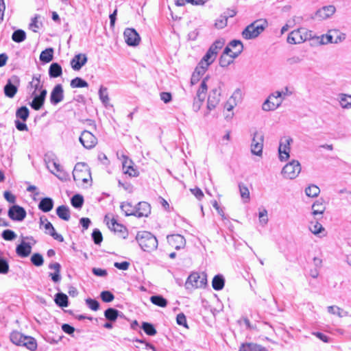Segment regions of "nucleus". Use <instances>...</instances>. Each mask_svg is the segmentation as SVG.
<instances>
[{"label": "nucleus", "mask_w": 351, "mask_h": 351, "mask_svg": "<svg viewBox=\"0 0 351 351\" xmlns=\"http://www.w3.org/2000/svg\"><path fill=\"white\" fill-rule=\"evenodd\" d=\"M301 171V165L298 160H293L287 163L282 170V174L285 178L294 179Z\"/></svg>", "instance_id": "obj_3"}, {"label": "nucleus", "mask_w": 351, "mask_h": 351, "mask_svg": "<svg viewBox=\"0 0 351 351\" xmlns=\"http://www.w3.org/2000/svg\"><path fill=\"white\" fill-rule=\"evenodd\" d=\"M58 179L62 181H66L69 179V174L66 172L62 167L56 170V173L51 171Z\"/></svg>", "instance_id": "obj_53"}, {"label": "nucleus", "mask_w": 351, "mask_h": 351, "mask_svg": "<svg viewBox=\"0 0 351 351\" xmlns=\"http://www.w3.org/2000/svg\"><path fill=\"white\" fill-rule=\"evenodd\" d=\"M340 104L343 108H351V95H342L341 97Z\"/></svg>", "instance_id": "obj_60"}, {"label": "nucleus", "mask_w": 351, "mask_h": 351, "mask_svg": "<svg viewBox=\"0 0 351 351\" xmlns=\"http://www.w3.org/2000/svg\"><path fill=\"white\" fill-rule=\"evenodd\" d=\"M100 297L102 301L104 302H110L114 298L112 293L109 291H103L100 294Z\"/></svg>", "instance_id": "obj_63"}, {"label": "nucleus", "mask_w": 351, "mask_h": 351, "mask_svg": "<svg viewBox=\"0 0 351 351\" xmlns=\"http://www.w3.org/2000/svg\"><path fill=\"white\" fill-rule=\"evenodd\" d=\"M32 252V246L29 243L22 241L16 247V253L20 257H27Z\"/></svg>", "instance_id": "obj_21"}, {"label": "nucleus", "mask_w": 351, "mask_h": 351, "mask_svg": "<svg viewBox=\"0 0 351 351\" xmlns=\"http://www.w3.org/2000/svg\"><path fill=\"white\" fill-rule=\"evenodd\" d=\"M3 239L8 241H12L16 239L17 234L14 232V231L6 229L3 230L1 234Z\"/></svg>", "instance_id": "obj_51"}, {"label": "nucleus", "mask_w": 351, "mask_h": 351, "mask_svg": "<svg viewBox=\"0 0 351 351\" xmlns=\"http://www.w3.org/2000/svg\"><path fill=\"white\" fill-rule=\"evenodd\" d=\"M224 44L225 40L223 38L217 39L210 47V49L213 52H216V54L217 55L219 50L223 47Z\"/></svg>", "instance_id": "obj_54"}, {"label": "nucleus", "mask_w": 351, "mask_h": 351, "mask_svg": "<svg viewBox=\"0 0 351 351\" xmlns=\"http://www.w3.org/2000/svg\"><path fill=\"white\" fill-rule=\"evenodd\" d=\"M107 225L112 231L117 233L120 237L123 239L127 237L128 232L126 228L123 225L119 223L116 219H112L110 221L107 222Z\"/></svg>", "instance_id": "obj_14"}, {"label": "nucleus", "mask_w": 351, "mask_h": 351, "mask_svg": "<svg viewBox=\"0 0 351 351\" xmlns=\"http://www.w3.org/2000/svg\"><path fill=\"white\" fill-rule=\"evenodd\" d=\"M273 99H276V95L274 94V93H271L263 103L262 109L264 111L274 110L281 105V99H279V100H276V101H273Z\"/></svg>", "instance_id": "obj_18"}, {"label": "nucleus", "mask_w": 351, "mask_h": 351, "mask_svg": "<svg viewBox=\"0 0 351 351\" xmlns=\"http://www.w3.org/2000/svg\"><path fill=\"white\" fill-rule=\"evenodd\" d=\"M64 99V90L61 84H57L53 88L50 95V102L53 105H57Z\"/></svg>", "instance_id": "obj_16"}, {"label": "nucleus", "mask_w": 351, "mask_h": 351, "mask_svg": "<svg viewBox=\"0 0 351 351\" xmlns=\"http://www.w3.org/2000/svg\"><path fill=\"white\" fill-rule=\"evenodd\" d=\"M80 142L86 149L93 148L97 143V138L88 130H84L80 136Z\"/></svg>", "instance_id": "obj_11"}, {"label": "nucleus", "mask_w": 351, "mask_h": 351, "mask_svg": "<svg viewBox=\"0 0 351 351\" xmlns=\"http://www.w3.org/2000/svg\"><path fill=\"white\" fill-rule=\"evenodd\" d=\"M167 241L170 245L178 250L185 247L186 240L180 234H173L167 237Z\"/></svg>", "instance_id": "obj_17"}, {"label": "nucleus", "mask_w": 351, "mask_h": 351, "mask_svg": "<svg viewBox=\"0 0 351 351\" xmlns=\"http://www.w3.org/2000/svg\"><path fill=\"white\" fill-rule=\"evenodd\" d=\"M229 99L232 102H235L236 105H237L238 103L241 102L242 99V92L241 89H236Z\"/></svg>", "instance_id": "obj_62"}, {"label": "nucleus", "mask_w": 351, "mask_h": 351, "mask_svg": "<svg viewBox=\"0 0 351 351\" xmlns=\"http://www.w3.org/2000/svg\"><path fill=\"white\" fill-rule=\"evenodd\" d=\"M47 94V90H41L39 93H32L31 96L33 97V99L29 103L31 108L35 110H39L45 104Z\"/></svg>", "instance_id": "obj_13"}, {"label": "nucleus", "mask_w": 351, "mask_h": 351, "mask_svg": "<svg viewBox=\"0 0 351 351\" xmlns=\"http://www.w3.org/2000/svg\"><path fill=\"white\" fill-rule=\"evenodd\" d=\"M86 305L93 311H97L99 308V303L95 299L88 298L86 300Z\"/></svg>", "instance_id": "obj_64"}, {"label": "nucleus", "mask_w": 351, "mask_h": 351, "mask_svg": "<svg viewBox=\"0 0 351 351\" xmlns=\"http://www.w3.org/2000/svg\"><path fill=\"white\" fill-rule=\"evenodd\" d=\"M33 88L34 90L32 93H37L36 92H40L41 90H46L43 88V84L40 82V75H34L32 77V80L29 83L27 88Z\"/></svg>", "instance_id": "obj_23"}, {"label": "nucleus", "mask_w": 351, "mask_h": 351, "mask_svg": "<svg viewBox=\"0 0 351 351\" xmlns=\"http://www.w3.org/2000/svg\"><path fill=\"white\" fill-rule=\"evenodd\" d=\"M225 285V279L221 274H217L214 276L212 281L213 288L216 291H220L223 289Z\"/></svg>", "instance_id": "obj_30"}, {"label": "nucleus", "mask_w": 351, "mask_h": 351, "mask_svg": "<svg viewBox=\"0 0 351 351\" xmlns=\"http://www.w3.org/2000/svg\"><path fill=\"white\" fill-rule=\"evenodd\" d=\"M239 351H265V349L254 343H243L240 347Z\"/></svg>", "instance_id": "obj_39"}, {"label": "nucleus", "mask_w": 351, "mask_h": 351, "mask_svg": "<svg viewBox=\"0 0 351 351\" xmlns=\"http://www.w3.org/2000/svg\"><path fill=\"white\" fill-rule=\"evenodd\" d=\"M141 328L149 336H154L156 334V330L154 325L148 322H143Z\"/></svg>", "instance_id": "obj_52"}, {"label": "nucleus", "mask_w": 351, "mask_h": 351, "mask_svg": "<svg viewBox=\"0 0 351 351\" xmlns=\"http://www.w3.org/2000/svg\"><path fill=\"white\" fill-rule=\"evenodd\" d=\"M330 32L332 36L334 43H339L346 39V34L337 29H331Z\"/></svg>", "instance_id": "obj_48"}, {"label": "nucleus", "mask_w": 351, "mask_h": 351, "mask_svg": "<svg viewBox=\"0 0 351 351\" xmlns=\"http://www.w3.org/2000/svg\"><path fill=\"white\" fill-rule=\"evenodd\" d=\"M327 311L329 313L336 315L339 317L348 316V315L347 311H344L342 308L337 306H329L327 307Z\"/></svg>", "instance_id": "obj_40"}, {"label": "nucleus", "mask_w": 351, "mask_h": 351, "mask_svg": "<svg viewBox=\"0 0 351 351\" xmlns=\"http://www.w3.org/2000/svg\"><path fill=\"white\" fill-rule=\"evenodd\" d=\"M206 284L207 275L206 273L193 272L189 276L185 282V287L186 289L203 288Z\"/></svg>", "instance_id": "obj_2"}, {"label": "nucleus", "mask_w": 351, "mask_h": 351, "mask_svg": "<svg viewBox=\"0 0 351 351\" xmlns=\"http://www.w3.org/2000/svg\"><path fill=\"white\" fill-rule=\"evenodd\" d=\"M125 43L129 46H137L141 40V38L137 32L133 28H126L123 32Z\"/></svg>", "instance_id": "obj_12"}, {"label": "nucleus", "mask_w": 351, "mask_h": 351, "mask_svg": "<svg viewBox=\"0 0 351 351\" xmlns=\"http://www.w3.org/2000/svg\"><path fill=\"white\" fill-rule=\"evenodd\" d=\"M53 200L51 197L42 198L38 204V208L44 213H48L53 209Z\"/></svg>", "instance_id": "obj_24"}, {"label": "nucleus", "mask_w": 351, "mask_h": 351, "mask_svg": "<svg viewBox=\"0 0 351 351\" xmlns=\"http://www.w3.org/2000/svg\"><path fill=\"white\" fill-rule=\"evenodd\" d=\"M71 204L75 208H81L84 204L83 196L80 194L74 195L71 199Z\"/></svg>", "instance_id": "obj_46"}, {"label": "nucleus", "mask_w": 351, "mask_h": 351, "mask_svg": "<svg viewBox=\"0 0 351 351\" xmlns=\"http://www.w3.org/2000/svg\"><path fill=\"white\" fill-rule=\"evenodd\" d=\"M57 215L64 221H69L70 219V210L67 206L61 205L56 208Z\"/></svg>", "instance_id": "obj_29"}, {"label": "nucleus", "mask_w": 351, "mask_h": 351, "mask_svg": "<svg viewBox=\"0 0 351 351\" xmlns=\"http://www.w3.org/2000/svg\"><path fill=\"white\" fill-rule=\"evenodd\" d=\"M53 49L51 47L47 48L43 51L40 55V60L41 62L48 63L53 60Z\"/></svg>", "instance_id": "obj_34"}, {"label": "nucleus", "mask_w": 351, "mask_h": 351, "mask_svg": "<svg viewBox=\"0 0 351 351\" xmlns=\"http://www.w3.org/2000/svg\"><path fill=\"white\" fill-rule=\"evenodd\" d=\"M49 268L51 269H54L55 271L53 273H49V276L51 277V280L54 282H58L60 280L61 276H60V269L61 266L60 263H51L49 265Z\"/></svg>", "instance_id": "obj_25"}, {"label": "nucleus", "mask_w": 351, "mask_h": 351, "mask_svg": "<svg viewBox=\"0 0 351 351\" xmlns=\"http://www.w3.org/2000/svg\"><path fill=\"white\" fill-rule=\"evenodd\" d=\"M134 216L137 217H147L151 213V206L146 202H141L135 207Z\"/></svg>", "instance_id": "obj_20"}, {"label": "nucleus", "mask_w": 351, "mask_h": 351, "mask_svg": "<svg viewBox=\"0 0 351 351\" xmlns=\"http://www.w3.org/2000/svg\"><path fill=\"white\" fill-rule=\"evenodd\" d=\"M73 177L75 181H82L86 183L88 181V178H90V173L88 172L86 166L84 163H77L75 165L73 171Z\"/></svg>", "instance_id": "obj_4"}, {"label": "nucleus", "mask_w": 351, "mask_h": 351, "mask_svg": "<svg viewBox=\"0 0 351 351\" xmlns=\"http://www.w3.org/2000/svg\"><path fill=\"white\" fill-rule=\"evenodd\" d=\"M320 193L319 188L315 185L311 184L305 189V193L308 197H317Z\"/></svg>", "instance_id": "obj_44"}, {"label": "nucleus", "mask_w": 351, "mask_h": 351, "mask_svg": "<svg viewBox=\"0 0 351 351\" xmlns=\"http://www.w3.org/2000/svg\"><path fill=\"white\" fill-rule=\"evenodd\" d=\"M26 336L18 331H13L10 336V341L15 345L22 346Z\"/></svg>", "instance_id": "obj_32"}, {"label": "nucleus", "mask_w": 351, "mask_h": 351, "mask_svg": "<svg viewBox=\"0 0 351 351\" xmlns=\"http://www.w3.org/2000/svg\"><path fill=\"white\" fill-rule=\"evenodd\" d=\"M131 161H130L129 165H128V162L125 161L123 163V171L124 174H128L130 177H137L138 176V171L135 169L130 164Z\"/></svg>", "instance_id": "obj_33"}, {"label": "nucleus", "mask_w": 351, "mask_h": 351, "mask_svg": "<svg viewBox=\"0 0 351 351\" xmlns=\"http://www.w3.org/2000/svg\"><path fill=\"white\" fill-rule=\"evenodd\" d=\"M274 94L276 95V100L281 99L282 101L285 97L291 95L292 92L289 90L288 87H285L282 91H276Z\"/></svg>", "instance_id": "obj_61"}, {"label": "nucleus", "mask_w": 351, "mask_h": 351, "mask_svg": "<svg viewBox=\"0 0 351 351\" xmlns=\"http://www.w3.org/2000/svg\"><path fill=\"white\" fill-rule=\"evenodd\" d=\"M88 58L86 54L79 53L75 55L71 60V66L74 71H79L86 64Z\"/></svg>", "instance_id": "obj_19"}, {"label": "nucleus", "mask_w": 351, "mask_h": 351, "mask_svg": "<svg viewBox=\"0 0 351 351\" xmlns=\"http://www.w3.org/2000/svg\"><path fill=\"white\" fill-rule=\"evenodd\" d=\"M335 7L333 5L324 6L319 9L311 19L316 21L327 20L335 14Z\"/></svg>", "instance_id": "obj_10"}, {"label": "nucleus", "mask_w": 351, "mask_h": 351, "mask_svg": "<svg viewBox=\"0 0 351 351\" xmlns=\"http://www.w3.org/2000/svg\"><path fill=\"white\" fill-rule=\"evenodd\" d=\"M55 303L60 307H67L69 306L68 296L63 293H58L55 295Z\"/></svg>", "instance_id": "obj_27"}, {"label": "nucleus", "mask_w": 351, "mask_h": 351, "mask_svg": "<svg viewBox=\"0 0 351 351\" xmlns=\"http://www.w3.org/2000/svg\"><path fill=\"white\" fill-rule=\"evenodd\" d=\"M8 215L13 221H22L27 215L25 208L19 205H13L10 207Z\"/></svg>", "instance_id": "obj_9"}, {"label": "nucleus", "mask_w": 351, "mask_h": 351, "mask_svg": "<svg viewBox=\"0 0 351 351\" xmlns=\"http://www.w3.org/2000/svg\"><path fill=\"white\" fill-rule=\"evenodd\" d=\"M309 230L313 234H317L324 230V228L322 225L317 221L315 222H311Z\"/></svg>", "instance_id": "obj_57"}, {"label": "nucleus", "mask_w": 351, "mask_h": 351, "mask_svg": "<svg viewBox=\"0 0 351 351\" xmlns=\"http://www.w3.org/2000/svg\"><path fill=\"white\" fill-rule=\"evenodd\" d=\"M9 264L8 261L0 256V274H6L9 271Z\"/></svg>", "instance_id": "obj_59"}, {"label": "nucleus", "mask_w": 351, "mask_h": 351, "mask_svg": "<svg viewBox=\"0 0 351 351\" xmlns=\"http://www.w3.org/2000/svg\"><path fill=\"white\" fill-rule=\"evenodd\" d=\"M230 47L237 49V50L232 52V57L237 58L243 51V45L240 40H232L228 43Z\"/></svg>", "instance_id": "obj_28"}, {"label": "nucleus", "mask_w": 351, "mask_h": 351, "mask_svg": "<svg viewBox=\"0 0 351 351\" xmlns=\"http://www.w3.org/2000/svg\"><path fill=\"white\" fill-rule=\"evenodd\" d=\"M236 58L232 57V53L230 56L221 55L219 58V65L221 67H227L233 62L234 59Z\"/></svg>", "instance_id": "obj_50"}, {"label": "nucleus", "mask_w": 351, "mask_h": 351, "mask_svg": "<svg viewBox=\"0 0 351 351\" xmlns=\"http://www.w3.org/2000/svg\"><path fill=\"white\" fill-rule=\"evenodd\" d=\"M22 346H25L31 351H34L37 349V342L36 339L30 336H26Z\"/></svg>", "instance_id": "obj_38"}, {"label": "nucleus", "mask_w": 351, "mask_h": 351, "mask_svg": "<svg viewBox=\"0 0 351 351\" xmlns=\"http://www.w3.org/2000/svg\"><path fill=\"white\" fill-rule=\"evenodd\" d=\"M99 99L104 106H107L109 102V97L108 94V89L101 86L99 90Z\"/></svg>", "instance_id": "obj_49"}, {"label": "nucleus", "mask_w": 351, "mask_h": 351, "mask_svg": "<svg viewBox=\"0 0 351 351\" xmlns=\"http://www.w3.org/2000/svg\"><path fill=\"white\" fill-rule=\"evenodd\" d=\"M19 83L20 80L18 76H12L4 86V93L5 96L9 98H13L18 90Z\"/></svg>", "instance_id": "obj_8"}, {"label": "nucleus", "mask_w": 351, "mask_h": 351, "mask_svg": "<svg viewBox=\"0 0 351 351\" xmlns=\"http://www.w3.org/2000/svg\"><path fill=\"white\" fill-rule=\"evenodd\" d=\"M302 30V29H298L289 33L287 37V42L290 44H297L305 40L306 38H304L301 34Z\"/></svg>", "instance_id": "obj_22"}, {"label": "nucleus", "mask_w": 351, "mask_h": 351, "mask_svg": "<svg viewBox=\"0 0 351 351\" xmlns=\"http://www.w3.org/2000/svg\"><path fill=\"white\" fill-rule=\"evenodd\" d=\"M293 139L289 136H285L281 138L278 147L279 158L281 161L287 160L289 158L290 144Z\"/></svg>", "instance_id": "obj_7"}, {"label": "nucleus", "mask_w": 351, "mask_h": 351, "mask_svg": "<svg viewBox=\"0 0 351 351\" xmlns=\"http://www.w3.org/2000/svg\"><path fill=\"white\" fill-rule=\"evenodd\" d=\"M62 74V69L58 62H53L49 68V75L51 78H56Z\"/></svg>", "instance_id": "obj_26"}, {"label": "nucleus", "mask_w": 351, "mask_h": 351, "mask_svg": "<svg viewBox=\"0 0 351 351\" xmlns=\"http://www.w3.org/2000/svg\"><path fill=\"white\" fill-rule=\"evenodd\" d=\"M71 88H84L88 87V84L86 81L81 77H76L71 81L70 84Z\"/></svg>", "instance_id": "obj_47"}, {"label": "nucleus", "mask_w": 351, "mask_h": 351, "mask_svg": "<svg viewBox=\"0 0 351 351\" xmlns=\"http://www.w3.org/2000/svg\"><path fill=\"white\" fill-rule=\"evenodd\" d=\"M220 90L217 88L213 89L208 97L207 109L208 111L214 110L220 101Z\"/></svg>", "instance_id": "obj_15"}, {"label": "nucleus", "mask_w": 351, "mask_h": 351, "mask_svg": "<svg viewBox=\"0 0 351 351\" xmlns=\"http://www.w3.org/2000/svg\"><path fill=\"white\" fill-rule=\"evenodd\" d=\"M239 192L243 202L246 203L250 201V191L247 187L243 183L239 184Z\"/></svg>", "instance_id": "obj_45"}, {"label": "nucleus", "mask_w": 351, "mask_h": 351, "mask_svg": "<svg viewBox=\"0 0 351 351\" xmlns=\"http://www.w3.org/2000/svg\"><path fill=\"white\" fill-rule=\"evenodd\" d=\"M150 301L152 304L163 308L166 307L168 304L167 299H165L162 295H152L150 298Z\"/></svg>", "instance_id": "obj_37"}, {"label": "nucleus", "mask_w": 351, "mask_h": 351, "mask_svg": "<svg viewBox=\"0 0 351 351\" xmlns=\"http://www.w3.org/2000/svg\"><path fill=\"white\" fill-rule=\"evenodd\" d=\"M264 135L261 132H254L251 143V152L254 155L261 156L263 153Z\"/></svg>", "instance_id": "obj_5"}, {"label": "nucleus", "mask_w": 351, "mask_h": 351, "mask_svg": "<svg viewBox=\"0 0 351 351\" xmlns=\"http://www.w3.org/2000/svg\"><path fill=\"white\" fill-rule=\"evenodd\" d=\"M237 12L233 9H227L221 15L219 22H227L229 18L234 16Z\"/></svg>", "instance_id": "obj_55"}, {"label": "nucleus", "mask_w": 351, "mask_h": 351, "mask_svg": "<svg viewBox=\"0 0 351 351\" xmlns=\"http://www.w3.org/2000/svg\"><path fill=\"white\" fill-rule=\"evenodd\" d=\"M31 262L34 265L40 267L43 265V257L39 253H34L31 257Z\"/></svg>", "instance_id": "obj_56"}, {"label": "nucleus", "mask_w": 351, "mask_h": 351, "mask_svg": "<svg viewBox=\"0 0 351 351\" xmlns=\"http://www.w3.org/2000/svg\"><path fill=\"white\" fill-rule=\"evenodd\" d=\"M326 209V207L323 204V200L322 199H318L317 200L313 205H312V214L314 216L316 215H322L324 213Z\"/></svg>", "instance_id": "obj_31"}, {"label": "nucleus", "mask_w": 351, "mask_h": 351, "mask_svg": "<svg viewBox=\"0 0 351 351\" xmlns=\"http://www.w3.org/2000/svg\"><path fill=\"white\" fill-rule=\"evenodd\" d=\"M26 38V34L23 29H17L15 30L12 35V39L15 43H21L24 41Z\"/></svg>", "instance_id": "obj_42"}, {"label": "nucleus", "mask_w": 351, "mask_h": 351, "mask_svg": "<svg viewBox=\"0 0 351 351\" xmlns=\"http://www.w3.org/2000/svg\"><path fill=\"white\" fill-rule=\"evenodd\" d=\"M135 239L141 248L145 252H150L158 247V240L156 237L149 232H138Z\"/></svg>", "instance_id": "obj_1"}, {"label": "nucleus", "mask_w": 351, "mask_h": 351, "mask_svg": "<svg viewBox=\"0 0 351 351\" xmlns=\"http://www.w3.org/2000/svg\"><path fill=\"white\" fill-rule=\"evenodd\" d=\"M266 27L267 25H264L255 27L254 23H250L242 32V36L246 40L254 39L258 37Z\"/></svg>", "instance_id": "obj_6"}, {"label": "nucleus", "mask_w": 351, "mask_h": 351, "mask_svg": "<svg viewBox=\"0 0 351 351\" xmlns=\"http://www.w3.org/2000/svg\"><path fill=\"white\" fill-rule=\"evenodd\" d=\"M206 69H207L206 67H204L203 65L196 67L195 71L193 72V73L192 74V76H191V84H196L199 81L200 76L202 75L205 73Z\"/></svg>", "instance_id": "obj_35"}, {"label": "nucleus", "mask_w": 351, "mask_h": 351, "mask_svg": "<svg viewBox=\"0 0 351 351\" xmlns=\"http://www.w3.org/2000/svg\"><path fill=\"white\" fill-rule=\"evenodd\" d=\"M92 239L96 245H100L103 240V237L100 230L97 228L93 230L92 234Z\"/></svg>", "instance_id": "obj_58"}, {"label": "nucleus", "mask_w": 351, "mask_h": 351, "mask_svg": "<svg viewBox=\"0 0 351 351\" xmlns=\"http://www.w3.org/2000/svg\"><path fill=\"white\" fill-rule=\"evenodd\" d=\"M29 111L26 106H21L18 108L16 112V117L17 119H21L23 121H26L29 117Z\"/></svg>", "instance_id": "obj_41"}, {"label": "nucleus", "mask_w": 351, "mask_h": 351, "mask_svg": "<svg viewBox=\"0 0 351 351\" xmlns=\"http://www.w3.org/2000/svg\"><path fill=\"white\" fill-rule=\"evenodd\" d=\"M121 209L126 216L134 215L135 207H134L130 202H123L121 204Z\"/></svg>", "instance_id": "obj_43"}, {"label": "nucleus", "mask_w": 351, "mask_h": 351, "mask_svg": "<svg viewBox=\"0 0 351 351\" xmlns=\"http://www.w3.org/2000/svg\"><path fill=\"white\" fill-rule=\"evenodd\" d=\"M119 311L114 308H108L104 311V316L109 322H115L119 315Z\"/></svg>", "instance_id": "obj_36"}]
</instances>
